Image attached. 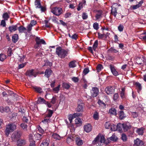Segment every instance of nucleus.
Masks as SVG:
<instances>
[{"label": "nucleus", "mask_w": 146, "mask_h": 146, "mask_svg": "<svg viewBox=\"0 0 146 146\" xmlns=\"http://www.w3.org/2000/svg\"><path fill=\"white\" fill-rule=\"evenodd\" d=\"M69 51L68 49L65 50L58 47L56 48V53L59 57L63 58L67 56Z\"/></svg>", "instance_id": "f257e3e1"}, {"label": "nucleus", "mask_w": 146, "mask_h": 146, "mask_svg": "<svg viewBox=\"0 0 146 146\" xmlns=\"http://www.w3.org/2000/svg\"><path fill=\"white\" fill-rule=\"evenodd\" d=\"M16 128V126L13 123L9 124L7 125L4 131L5 135L8 137L10 133L13 132Z\"/></svg>", "instance_id": "f03ea898"}, {"label": "nucleus", "mask_w": 146, "mask_h": 146, "mask_svg": "<svg viewBox=\"0 0 146 146\" xmlns=\"http://www.w3.org/2000/svg\"><path fill=\"white\" fill-rule=\"evenodd\" d=\"M105 141L104 137L103 136L100 137L97 136L93 141V144L98 143L99 145H101V143H104Z\"/></svg>", "instance_id": "7ed1b4c3"}, {"label": "nucleus", "mask_w": 146, "mask_h": 146, "mask_svg": "<svg viewBox=\"0 0 146 146\" xmlns=\"http://www.w3.org/2000/svg\"><path fill=\"white\" fill-rule=\"evenodd\" d=\"M21 135V133L20 131H15L12 135L11 139L13 141H17L20 137Z\"/></svg>", "instance_id": "20e7f679"}, {"label": "nucleus", "mask_w": 146, "mask_h": 146, "mask_svg": "<svg viewBox=\"0 0 146 146\" xmlns=\"http://www.w3.org/2000/svg\"><path fill=\"white\" fill-rule=\"evenodd\" d=\"M51 11L55 15L59 16L62 13V9L60 7H55L52 8Z\"/></svg>", "instance_id": "39448f33"}, {"label": "nucleus", "mask_w": 146, "mask_h": 146, "mask_svg": "<svg viewBox=\"0 0 146 146\" xmlns=\"http://www.w3.org/2000/svg\"><path fill=\"white\" fill-rule=\"evenodd\" d=\"M39 74V72H37L35 71L34 70L32 69L31 70H27L25 73L26 76L29 77H31L32 76L36 77L37 75Z\"/></svg>", "instance_id": "423d86ee"}, {"label": "nucleus", "mask_w": 146, "mask_h": 146, "mask_svg": "<svg viewBox=\"0 0 146 146\" xmlns=\"http://www.w3.org/2000/svg\"><path fill=\"white\" fill-rule=\"evenodd\" d=\"M98 92L99 90L98 88L96 87L92 88L91 91L92 96L93 97H96L98 95Z\"/></svg>", "instance_id": "0eeeda50"}, {"label": "nucleus", "mask_w": 146, "mask_h": 146, "mask_svg": "<svg viewBox=\"0 0 146 146\" xmlns=\"http://www.w3.org/2000/svg\"><path fill=\"white\" fill-rule=\"evenodd\" d=\"M144 144L143 141L138 138H137L134 141L133 146H142Z\"/></svg>", "instance_id": "6e6552de"}, {"label": "nucleus", "mask_w": 146, "mask_h": 146, "mask_svg": "<svg viewBox=\"0 0 146 146\" xmlns=\"http://www.w3.org/2000/svg\"><path fill=\"white\" fill-rule=\"evenodd\" d=\"M78 106L76 108V111L78 112L82 111H83V108L84 104L81 101H79L78 103Z\"/></svg>", "instance_id": "1a4fd4ad"}, {"label": "nucleus", "mask_w": 146, "mask_h": 146, "mask_svg": "<svg viewBox=\"0 0 146 146\" xmlns=\"http://www.w3.org/2000/svg\"><path fill=\"white\" fill-rule=\"evenodd\" d=\"M105 91L107 94H112L114 92V90L113 87L108 86L105 89Z\"/></svg>", "instance_id": "9d476101"}, {"label": "nucleus", "mask_w": 146, "mask_h": 146, "mask_svg": "<svg viewBox=\"0 0 146 146\" xmlns=\"http://www.w3.org/2000/svg\"><path fill=\"white\" fill-rule=\"evenodd\" d=\"M96 14L95 16L96 18V20L101 19L102 17V15L103 14V11L102 10H98L96 11Z\"/></svg>", "instance_id": "9b49d317"}, {"label": "nucleus", "mask_w": 146, "mask_h": 146, "mask_svg": "<svg viewBox=\"0 0 146 146\" xmlns=\"http://www.w3.org/2000/svg\"><path fill=\"white\" fill-rule=\"evenodd\" d=\"M18 24L16 25H13L9 26L8 27V29L9 31L11 33L15 32L18 29Z\"/></svg>", "instance_id": "f8f14e48"}, {"label": "nucleus", "mask_w": 146, "mask_h": 146, "mask_svg": "<svg viewBox=\"0 0 146 146\" xmlns=\"http://www.w3.org/2000/svg\"><path fill=\"white\" fill-rule=\"evenodd\" d=\"M110 33H107L106 34H102L99 33H98V37L99 39H102L104 37H105V39L106 40L107 38L108 37L109 35H110Z\"/></svg>", "instance_id": "ddd939ff"}, {"label": "nucleus", "mask_w": 146, "mask_h": 146, "mask_svg": "<svg viewBox=\"0 0 146 146\" xmlns=\"http://www.w3.org/2000/svg\"><path fill=\"white\" fill-rule=\"evenodd\" d=\"M84 130L87 133L90 132L92 129V127L90 124H88L84 126Z\"/></svg>", "instance_id": "4468645a"}, {"label": "nucleus", "mask_w": 146, "mask_h": 146, "mask_svg": "<svg viewBox=\"0 0 146 146\" xmlns=\"http://www.w3.org/2000/svg\"><path fill=\"white\" fill-rule=\"evenodd\" d=\"M35 41L36 44L38 45H40L41 44H46L45 42L43 39H40V38L38 37H36Z\"/></svg>", "instance_id": "2eb2a0df"}, {"label": "nucleus", "mask_w": 146, "mask_h": 146, "mask_svg": "<svg viewBox=\"0 0 146 146\" xmlns=\"http://www.w3.org/2000/svg\"><path fill=\"white\" fill-rule=\"evenodd\" d=\"M110 66L111 71L113 74L115 76L118 75V72L115 69L114 66L112 64H110Z\"/></svg>", "instance_id": "dca6fc26"}, {"label": "nucleus", "mask_w": 146, "mask_h": 146, "mask_svg": "<svg viewBox=\"0 0 146 146\" xmlns=\"http://www.w3.org/2000/svg\"><path fill=\"white\" fill-rule=\"evenodd\" d=\"M17 142V145L19 146H22L26 144V141L24 139H19Z\"/></svg>", "instance_id": "f3484780"}, {"label": "nucleus", "mask_w": 146, "mask_h": 146, "mask_svg": "<svg viewBox=\"0 0 146 146\" xmlns=\"http://www.w3.org/2000/svg\"><path fill=\"white\" fill-rule=\"evenodd\" d=\"M76 61L74 60L69 62L68 64V67L69 68H74L76 66Z\"/></svg>", "instance_id": "a211bd4d"}, {"label": "nucleus", "mask_w": 146, "mask_h": 146, "mask_svg": "<svg viewBox=\"0 0 146 146\" xmlns=\"http://www.w3.org/2000/svg\"><path fill=\"white\" fill-rule=\"evenodd\" d=\"M75 140L76 144L78 145H82L83 143V141L81 140L80 138L78 136H76L75 138Z\"/></svg>", "instance_id": "6ab92c4d"}, {"label": "nucleus", "mask_w": 146, "mask_h": 146, "mask_svg": "<svg viewBox=\"0 0 146 146\" xmlns=\"http://www.w3.org/2000/svg\"><path fill=\"white\" fill-rule=\"evenodd\" d=\"M123 124L119 123L116 126V130H118L120 132H121L123 131Z\"/></svg>", "instance_id": "aec40b11"}, {"label": "nucleus", "mask_w": 146, "mask_h": 146, "mask_svg": "<svg viewBox=\"0 0 146 146\" xmlns=\"http://www.w3.org/2000/svg\"><path fill=\"white\" fill-rule=\"evenodd\" d=\"M49 142V139L48 138H46L41 143L40 146H48Z\"/></svg>", "instance_id": "412c9836"}, {"label": "nucleus", "mask_w": 146, "mask_h": 146, "mask_svg": "<svg viewBox=\"0 0 146 146\" xmlns=\"http://www.w3.org/2000/svg\"><path fill=\"white\" fill-rule=\"evenodd\" d=\"M19 36L17 34H14L12 36V41L14 43H15L17 42Z\"/></svg>", "instance_id": "4be33fe9"}, {"label": "nucleus", "mask_w": 146, "mask_h": 146, "mask_svg": "<svg viewBox=\"0 0 146 146\" xmlns=\"http://www.w3.org/2000/svg\"><path fill=\"white\" fill-rule=\"evenodd\" d=\"M109 113L111 115H117L116 110L114 108H112L109 110Z\"/></svg>", "instance_id": "5701e85b"}, {"label": "nucleus", "mask_w": 146, "mask_h": 146, "mask_svg": "<svg viewBox=\"0 0 146 146\" xmlns=\"http://www.w3.org/2000/svg\"><path fill=\"white\" fill-rule=\"evenodd\" d=\"M52 71L49 69H47L45 72V76L47 78H49L51 74Z\"/></svg>", "instance_id": "b1692460"}, {"label": "nucleus", "mask_w": 146, "mask_h": 146, "mask_svg": "<svg viewBox=\"0 0 146 146\" xmlns=\"http://www.w3.org/2000/svg\"><path fill=\"white\" fill-rule=\"evenodd\" d=\"M111 13L115 17H116V15L117 14V10L116 8L112 7L111 9Z\"/></svg>", "instance_id": "393cba45"}, {"label": "nucleus", "mask_w": 146, "mask_h": 146, "mask_svg": "<svg viewBox=\"0 0 146 146\" xmlns=\"http://www.w3.org/2000/svg\"><path fill=\"white\" fill-rule=\"evenodd\" d=\"M35 5L36 8H40L41 6L40 1L39 0H36L35 2Z\"/></svg>", "instance_id": "a878e982"}, {"label": "nucleus", "mask_w": 146, "mask_h": 146, "mask_svg": "<svg viewBox=\"0 0 146 146\" xmlns=\"http://www.w3.org/2000/svg\"><path fill=\"white\" fill-rule=\"evenodd\" d=\"M123 129L125 131H127L131 128V126L129 125H127L126 124L123 123Z\"/></svg>", "instance_id": "bb28decb"}, {"label": "nucleus", "mask_w": 146, "mask_h": 146, "mask_svg": "<svg viewBox=\"0 0 146 146\" xmlns=\"http://www.w3.org/2000/svg\"><path fill=\"white\" fill-rule=\"evenodd\" d=\"M8 92L9 94L10 95H13V100H17V98L18 96V95L17 94H14L13 92L9 90L8 91Z\"/></svg>", "instance_id": "cd10ccee"}, {"label": "nucleus", "mask_w": 146, "mask_h": 146, "mask_svg": "<svg viewBox=\"0 0 146 146\" xmlns=\"http://www.w3.org/2000/svg\"><path fill=\"white\" fill-rule=\"evenodd\" d=\"M144 128L142 127L138 128L136 130V132L139 135H142L144 132Z\"/></svg>", "instance_id": "c85d7f7f"}, {"label": "nucleus", "mask_w": 146, "mask_h": 146, "mask_svg": "<svg viewBox=\"0 0 146 146\" xmlns=\"http://www.w3.org/2000/svg\"><path fill=\"white\" fill-rule=\"evenodd\" d=\"M121 91L120 93V96L122 98H125V88L124 87L122 88Z\"/></svg>", "instance_id": "c756f323"}, {"label": "nucleus", "mask_w": 146, "mask_h": 146, "mask_svg": "<svg viewBox=\"0 0 146 146\" xmlns=\"http://www.w3.org/2000/svg\"><path fill=\"white\" fill-rule=\"evenodd\" d=\"M2 17L4 20L7 21L10 17L9 14L7 12L3 14Z\"/></svg>", "instance_id": "7c9ffc66"}, {"label": "nucleus", "mask_w": 146, "mask_h": 146, "mask_svg": "<svg viewBox=\"0 0 146 146\" xmlns=\"http://www.w3.org/2000/svg\"><path fill=\"white\" fill-rule=\"evenodd\" d=\"M135 85L136 86L138 92L139 93V91L141 90L142 88L141 84L139 82H136L135 84Z\"/></svg>", "instance_id": "2f4dec72"}, {"label": "nucleus", "mask_w": 146, "mask_h": 146, "mask_svg": "<svg viewBox=\"0 0 146 146\" xmlns=\"http://www.w3.org/2000/svg\"><path fill=\"white\" fill-rule=\"evenodd\" d=\"M18 29L19 32L21 33H24L27 30L26 29L22 26H21L19 27H18Z\"/></svg>", "instance_id": "473e14b6"}, {"label": "nucleus", "mask_w": 146, "mask_h": 146, "mask_svg": "<svg viewBox=\"0 0 146 146\" xmlns=\"http://www.w3.org/2000/svg\"><path fill=\"white\" fill-rule=\"evenodd\" d=\"M70 86V84L66 83H63L62 84V87L63 88L65 89H68Z\"/></svg>", "instance_id": "72a5a7b5"}, {"label": "nucleus", "mask_w": 146, "mask_h": 146, "mask_svg": "<svg viewBox=\"0 0 146 146\" xmlns=\"http://www.w3.org/2000/svg\"><path fill=\"white\" fill-rule=\"evenodd\" d=\"M33 88L35 91L38 93H41L42 92V88L40 87L37 86H34Z\"/></svg>", "instance_id": "f704fd0d"}, {"label": "nucleus", "mask_w": 146, "mask_h": 146, "mask_svg": "<svg viewBox=\"0 0 146 146\" xmlns=\"http://www.w3.org/2000/svg\"><path fill=\"white\" fill-rule=\"evenodd\" d=\"M48 111V114L46 115L45 117H50L52 115L53 113V111L49 109H47Z\"/></svg>", "instance_id": "c9c22d12"}, {"label": "nucleus", "mask_w": 146, "mask_h": 146, "mask_svg": "<svg viewBox=\"0 0 146 146\" xmlns=\"http://www.w3.org/2000/svg\"><path fill=\"white\" fill-rule=\"evenodd\" d=\"M52 137L53 138L55 139L59 140L60 139V135L56 133H53Z\"/></svg>", "instance_id": "e433bc0d"}, {"label": "nucleus", "mask_w": 146, "mask_h": 146, "mask_svg": "<svg viewBox=\"0 0 146 146\" xmlns=\"http://www.w3.org/2000/svg\"><path fill=\"white\" fill-rule=\"evenodd\" d=\"M119 117L121 119H122L125 117L124 112L122 111H121L119 113Z\"/></svg>", "instance_id": "4c0bfd02"}, {"label": "nucleus", "mask_w": 146, "mask_h": 146, "mask_svg": "<svg viewBox=\"0 0 146 146\" xmlns=\"http://www.w3.org/2000/svg\"><path fill=\"white\" fill-rule=\"evenodd\" d=\"M68 36L72 39L76 40L78 38V35L76 34H74L72 36H71L70 34L69 33Z\"/></svg>", "instance_id": "58836bf2"}, {"label": "nucleus", "mask_w": 146, "mask_h": 146, "mask_svg": "<svg viewBox=\"0 0 146 146\" xmlns=\"http://www.w3.org/2000/svg\"><path fill=\"white\" fill-rule=\"evenodd\" d=\"M6 58V56L4 54H0V60L1 61H3Z\"/></svg>", "instance_id": "ea45409f"}, {"label": "nucleus", "mask_w": 146, "mask_h": 146, "mask_svg": "<svg viewBox=\"0 0 146 146\" xmlns=\"http://www.w3.org/2000/svg\"><path fill=\"white\" fill-rule=\"evenodd\" d=\"M93 118L95 120H98L99 118V115L97 111H95L93 115Z\"/></svg>", "instance_id": "a19ab883"}, {"label": "nucleus", "mask_w": 146, "mask_h": 146, "mask_svg": "<svg viewBox=\"0 0 146 146\" xmlns=\"http://www.w3.org/2000/svg\"><path fill=\"white\" fill-rule=\"evenodd\" d=\"M110 139L111 141H116L117 140L118 138L115 134H113L112 136L110 138Z\"/></svg>", "instance_id": "79ce46f5"}, {"label": "nucleus", "mask_w": 146, "mask_h": 146, "mask_svg": "<svg viewBox=\"0 0 146 146\" xmlns=\"http://www.w3.org/2000/svg\"><path fill=\"white\" fill-rule=\"evenodd\" d=\"M21 127L25 131L27 130V125L24 123H21L20 125Z\"/></svg>", "instance_id": "37998d69"}, {"label": "nucleus", "mask_w": 146, "mask_h": 146, "mask_svg": "<svg viewBox=\"0 0 146 146\" xmlns=\"http://www.w3.org/2000/svg\"><path fill=\"white\" fill-rule=\"evenodd\" d=\"M98 41L96 40L94 42L93 46V48L94 51H96V48L98 47Z\"/></svg>", "instance_id": "c03bdc74"}, {"label": "nucleus", "mask_w": 146, "mask_h": 146, "mask_svg": "<svg viewBox=\"0 0 146 146\" xmlns=\"http://www.w3.org/2000/svg\"><path fill=\"white\" fill-rule=\"evenodd\" d=\"M76 124L81 125L82 122L81 119L80 118H76L75 120Z\"/></svg>", "instance_id": "a18cd8bd"}, {"label": "nucleus", "mask_w": 146, "mask_h": 146, "mask_svg": "<svg viewBox=\"0 0 146 146\" xmlns=\"http://www.w3.org/2000/svg\"><path fill=\"white\" fill-rule=\"evenodd\" d=\"M46 101L44 99V98L40 97L38 99L37 102V103L38 104L41 103L42 102H43L44 104Z\"/></svg>", "instance_id": "49530a36"}, {"label": "nucleus", "mask_w": 146, "mask_h": 146, "mask_svg": "<svg viewBox=\"0 0 146 146\" xmlns=\"http://www.w3.org/2000/svg\"><path fill=\"white\" fill-rule=\"evenodd\" d=\"M93 27L94 29L98 30L99 28L98 24L96 22L94 23L93 25Z\"/></svg>", "instance_id": "de8ad7c7"}, {"label": "nucleus", "mask_w": 146, "mask_h": 146, "mask_svg": "<svg viewBox=\"0 0 146 146\" xmlns=\"http://www.w3.org/2000/svg\"><path fill=\"white\" fill-rule=\"evenodd\" d=\"M103 68L101 64H98L96 67V70L97 72H99L100 71L102 68Z\"/></svg>", "instance_id": "09e8293b"}, {"label": "nucleus", "mask_w": 146, "mask_h": 146, "mask_svg": "<svg viewBox=\"0 0 146 146\" xmlns=\"http://www.w3.org/2000/svg\"><path fill=\"white\" fill-rule=\"evenodd\" d=\"M57 97L56 96H53L51 99L50 102L53 104H54L56 103V101L57 100Z\"/></svg>", "instance_id": "8fccbe9b"}, {"label": "nucleus", "mask_w": 146, "mask_h": 146, "mask_svg": "<svg viewBox=\"0 0 146 146\" xmlns=\"http://www.w3.org/2000/svg\"><path fill=\"white\" fill-rule=\"evenodd\" d=\"M12 54V49L11 48H9L8 49L7 54L8 56H10Z\"/></svg>", "instance_id": "3c124183"}, {"label": "nucleus", "mask_w": 146, "mask_h": 146, "mask_svg": "<svg viewBox=\"0 0 146 146\" xmlns=\"http://www.w3.org/2000/svg\"><path fill=\"white\" fill-rule=\"evenodd\" d=\"M121 139L123 141H126L127 139L126 135L125 134H122L121 135Z\"/></svg>", "instance_id": "603ef678"}, {"label": "nucleus", "mask_w": 146, "mask_h": 146, "mask_svg": "<svg viewBox=\"0 0 146 146\" xmlns=\"http://www.w3.org/2000/svg\"><path fill=\"white\" fill-rule=\"evenodd\" d=\"M131 116L133 118H137L138 116V113L136 112L131 113Z\"/></svg>", "instance_id": "864d4df0"}, {"label": "nucleus", "mask_w": 146, "mask_h": 146, "mask_svg": "<svg viewBox=\"0 0 146 146\" xmlns=\"http://www.w3.org/2000/svg\"><path fill=\"white\" fill-rule=\"evenodd\" d=\"M89 72V70L88 68H85L83 71V74H84V76L86 75Z\"/></svg>", "instance_id": "5fc2aeb1"}, {"label": "nucleus", "mask_w": 146, "mask_h": 146, "mask_svg": "<svg viewBox=\"0 0 146 146\" xmlns=\"http://www.w3.org/2000/svg\"><path fill=\"white\" fill-rule=\"evenodd\" d=\"M6 21L4 19L1 20L0 23V25L2 26L3 27H5L6 26Z\"/></svg>", "instance_id": "6e6d98bb"}, {"label": "nucleus", "mask_w": 146, "mask_h": 146, "mask_svg": "<svg viewBox=\"0 0 146 146\" xmlns=\"http://www.w3.org/2000/svg\"><path fill=\"white\" fill-rule=\"evenodd\" d=\"M109 51L112 52L117 53L118 52V51L115 49L113 47H111L109 49Z\"/></svg>", "instance_id": "4d7b16f0"}, {"label": "nucleus", "mask_w": 146, "mask_h": 146, "mask_svg": "<svg viewBox=\"0 0 146 146\" xmlns=\"http://www.w3.org/2000/svg\"><path fill=\"white\" fill-rule=\"evenodd\" d=\"M142 60L141 58H138L137 59L136 62L138 64H141L142 63Z\"/></svg>", "instance_id": "13d9d810"}, {"label": "nucleus", "mask_w": 146, "mask_h": 146, "mask_svg": "<svg viewBox=\"0 0 146 146\" xmlns=\"http://www.w3.org/2000/svg\"><path fill=\"white\" fill-rule=\"evenodd\" d=\"M82 17L83 19L85 20L87 19L88 18V16L86 13L84 12L83 13L82 15Z\"/></svg>", "instance_id": "bf43d9fd"}, {"label": "nucleus", "mask_w": 146, "mask_h": 146, "mask_svg": "<svg viewBox=\"0 0 146 146\" xmlns=\"http://www.w3.org/2000/svg\"><path fill=\"white\" fill-rule=\"evenodd\" d=\"M23 121L24 122L28 123L29 121V119L28 117L23 116L22 119Z\"/></svg>", "instance_id": "052dcab7"}, {"label": "nucleus", "mask_w": 146, "mask_h": 146, "mask_svg": "<svg viewBox=\"0 0 146 146\" xmlns=\"http://www.w3.org/2000/svg\"><path fill=\"white\" fill-rule=\"evenodd\" d=\"M111 129L112 131H115L116 130V126L115 125L113 124L110 126Z\"/></svg>", "instance_id": "680f3d73"}, {"label": "nucleus", "mask_w": 146, "mask_h": 146, "mask_svg": "<svg viewBox=\"0 0 146 146\" xmlns=\"http://www.w3.org/2000/svg\"><path fill=\"white\" fill-rule=\"evenodd\" d=\"M83 3H80L77 8L78 11H80L83 8Z\"/></svg>", "instance_id": "e2e57ef3"}, {"label": "nucleus", "mask_w": 146, "mask_h": 146, "mask_svg": "<svg viewBox=\"0 0 146 146\" xmlns=\"http://www.w3.org/2000/svg\"><path fill=\"white\" fill-rule=\"evenodd\" d=\"M111 125L110 123L109 122H106L105 124V126L107 129H109Z\"/></svg>", "instance_id": "0e129e2a"}, {"label": "nucleus", "mask_w": 146, "mask_h": 146, "mask_svg": "<svg viewBox=\"0 0 146 146\" xmlns=\"http://www.w3.org/2000/svg\"><path fill=\"white\" fill-rule=\"evenodd\" d=\"M72 115L74 118L78 117V116H81L82 115V114L81 113H75Z\"/></svg>", "instance_id": "69168bd1"}, {"label": "nucleus", "mask_w": 146, "mask_h": 146, "mask_svg": "<svg viewBox=\"0 0 146 146\" xmlns=\"http://www.w3.org/2000/svg\"><path fill=\"white\" fill-rule=\"evenodd\" d=\"M119 98V96L117 93L113 95V100L115 101L117 100Z\"/></svg>", "instance_id": "338daca9"}, {"label": "nucleus", "mask_w": 146, "mask_h": 146, "mask_svg": "<svg viewBox=\"0 0 146 146\" xmlns=\"http://www.w3.org/2000/svg\"><path fill=\"white\" fill-rule=\"evenodd\" d=\"M68 119L70 121V123H71L72 121V119L74 118L73 115H70L68 116Z\"/></svg>", "instance_id": "774afa93"}]
</instances>
